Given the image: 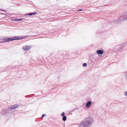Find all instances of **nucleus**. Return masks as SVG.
Listing matches in <instances>:
<instances>
[{
  "instance_id": "1",
  "label": "nucleus",
  "mask_w": 127,
  "mask_h": 127,
  "mask_svg": "<svg viewBox=\"0 0 127 127\" xmlns=\"http://www.w3.org/2000/svg\"><path fill=\"white\" fill-rule=\"evenodd\" d=\"M94 122V119L91 117H88L78 124V127H90Z\"/></svg>"
},
{
  "instance_id": "2",
  "label": "nucleus",
  "mask_w": 127,
  "mask_h": 127,
  "mask_svg": "<svg viewBox=\"0 0 127 127\" xmlns=\"http://www.w3.org/2000/svg\"><path fill=\"white\" fill-rule=\"evenodd\" d=\"M18 106V105L17 104L12 105L8 108V110H5L2 113L3 114H7L10 113H11V111L10 110L14 109L17 108Z\"/></svg>"
},
{
  "instance_id": "3",
  "label": "nucleus",
  "mask_w": 127,
  "mask_h": 127,
  "mask_svg": "<svg viewBox=\"0 0 127 127\" xmlns=\"http://www.w3.org/2000/svg\"><path fill=\"white\" fill-rule=\"evenodd\" d=\"M127 16H123L121 17V20H119L118 21L122 22L127 21Z\"/></svg>"
},
{
  "instance_id": "4",
  "label": "nucleus",
  "mask_w": 127,
  "mask_h": 127,
  "mask_svg": "<svg viewBox=\"0 0 127 127\" xmlns=\"http://www.w3.org/2000/svg\"><path fill=\"white\" fill-rule=\"evenodd\" d=\"M19 39L18 38V37H12L11 38H8L6 39L5 41L7 42L14 40H17Z\"/></svg>"
},
{
  "instance_id": "5",
  "label": "nucleus",
  "mask_w": 127,
  "mask_h": 127,
  "mask_svg": "<svg viewBox=\"0 0 127 127\" xmlns=\"http://www.w3.org/2000/svg\"><path fill=\"white\" fill-rule=\"evenodd\" d=\"M31 47V46H25L23 47L22 49L24 50H29Z\"/></svg>"
},
{
  "instance_id": "6",
  "label": "nucleus",
  "mask_w": 127,
  "mask_h": 127,
  "mask_svg": "<svg viewBox=\"0 0 127 127\" xmlns=\"http://www.w3.org/2000/svg\"><path fill=\"white\" fill-rule=\"evenodd\" d=\"M92 104V102L90 101H88L86 103V106L88 108H89L91 107V105Z\"/></svg>"
},
{
  "instance_id": "7",
  "label": "nucleus",
  "mask_w": 127,
  "mask_h": 127,
  "mask_svg": "<svg viewBox=\"0 0 127 127\" xmlns=\"http://www.w3.org/2000/svg\"><path fill=\"white\" fill-rule=\"evenodd\" d=\"M96 52L98 54H102L103 53V52L100 50H97Z\"/></svg>"
},
{
  "instance_id": "8",
  "label": "nucleus",
  "mask_w": 127,
  "mask_h": 127,
  "mask_svg": "<svg viewBox=\"0 0 127 127\" xmlns=\"http://www.w3.org/2000/svg\"><path fill=\"white\" fill-rule=\"evenodd\" d=\"M124 76L125 78L127 81V71L125 72H124Z\"/></svg>"
},
{
  "instance_id": "9",
  "label": "nucleus",
  "mask_w": 127,
  "mask_h": 127,
  "mask_svg": "<svg viewBox=\"0 0 127 127\" xmlns=\"http://www.w3.org/2000/svg\"><path fill=\"white\" fill-rule=\"evenodd\" d=\"M119 20L118 18L116 19L115 20L114 22L116 23H118L120 22L118 21Z\"/></svg>"
},
{
  "instance_id": "10",
  "label": "nucleus",
  "mask_w": 127,
  "mask_h": 127,
  "mask_svg": "<svg viewBox=\"0 0 127 127\" xmlns=\"http://www.w3.org/2000/svg\"><path fill=\"white\" fill-rule=\"evenodd\" d=\"M36 14V13L35 12H34V13H28V15H31V16H32V15H35Z\"/></svg>"
},
{
  "instance_id": "11",
  "label": "nucleus",
  "mask_w": 127,
  "mask_h": 127,
  "mask_svg": "<svg viewBox=\"0 0 127 127\" xmlns=\"http://www.w3.org/2000/svg\"><path fill=\"white\" fill-rule=\"evenodd\" d=\"M62 119L64 121H65L66 119V116H63V118Z\"/></svg>"
},
{
  "instance_id": "12",
  "label": "nucleus",
  "mask_w": 127,
  "mask_h": 127,
  "mask_svg": "<svg viewBox=\"0 0 127 127\" xmlns=\"http://www.w3.org/2000/svg\"><path fill=\"white\" fill-rule=\"evenodd\" d=\"M83 66L84 67L86 66H87V64L86 63H84L83 64Z\"/></svg>"
},
{
  "instance_id": "13",
  "label": "nucleus",
  "mask_w": 127,
  "mask_h": 127,
  "mask_svg": "<svg viewBox=\"0 0 127 127\" xmlns=\"http://www.w3.org/2000/svg\"><path fill=\"white\" fill-rule=\"evenodd\" d=\"M64 112H63L61 114V115L62 116H64Z\"/></svg>"
},
{
  "instance_id": "14",
  "label": "nucleus",
  "mask_w": 127,
  "mask_h": 127,
  "mask_svg": "<svg viewBox=\"0 0 127 127\" xmlns=\"http://www.w3.org/2000/svg\"><path fill=\"white\" fill-rule=\"evenodd\" d=\"M124 95L125 96H127V91H126L125 92Z\"/></svg>"
},
{
  "instance_id": "15",
  "label": "nucleus",
  "mask_w": 127,
  "mask_h": 127,
  "mask_svg": "<svg viewBox=\"0 0 127 127\" xmlns=\"http://www.w3.org/2000/svg\"><path fill=\"white\" fill-rule=\"evenodd\" d=\"M46 116V115L45 114H43V115H42V117H45V116Z\"/></svg>"
},
{
  "instance_id": "16",
  "label": "nucleus",
  "mask_w": 127,
  "mask_h": 127,
  "mask_svg": "<svg viewBox=\"0 0 127 127\" xmlns=\"http://www.w3.org/2000/svg\"><path fill=\"white\" fill-rule=\"evenodd\" d=\"M83 10L82 9H79V10H78V11H82Z\"/></svg>"
},
{
  "instance_id": "17",
  "label": "nucleus",
  "mask_w": 127,
  "mask_h": 127,
  "mask_svg": "<svg viewBox=\"0 0 127 127\" xmlns=\"http://www.w3.org/2000/svg\"><path fill=\"white\" fill-rule=\"evenodd\" d=\"M119 18V20H121V17H119L118 18Z\"/></svg>"
},
{
  "instance_id": "18",
  "label": "nucleus",
  "mask_w": 127,
  "mask_h": 127,
  "mask_svg": "<svg viewBox=\"0 0 127 127\" xmlns=\"http://www.w3.org/2000/svg\"><path fill=\"white\" fill-rule=\"evenodd\" d=\"M22 19H17V20H21Z\"/></svg>"
},
{
  "instance_id": "19",
  "label": "nucleus",
  "mask_w": 127,
  "mask_h": 127,
  "mask_svg": "<svg viewBox=\"0 0 127 127\" xmlns=\"http://www.w3.org/2000/svg\"><path fill=\"white\" fill-rule=\"evenodd\" d=\"M0 10H1L2 11H5V10H1V9H0Z\"/></svg>"
}]
</instances>
